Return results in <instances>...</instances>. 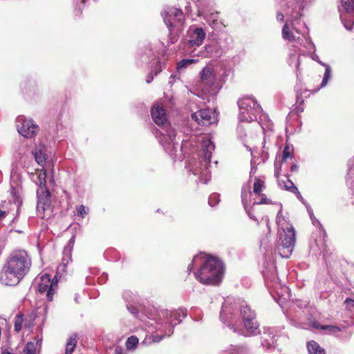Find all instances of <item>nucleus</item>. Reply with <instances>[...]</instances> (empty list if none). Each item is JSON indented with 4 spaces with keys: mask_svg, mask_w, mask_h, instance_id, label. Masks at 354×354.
I'll use <instances>...</instances> for the list:
<instances>
[{
    "mask_svg": "<svg viewBox=\"0 0 354 354\" xmlns=\"http://www.w3.org/2000/svg\"><path fill=\"white\" fill-rule=\"evenodd\" d=\"M195 62L194 59H183L178 64V68H185L188 65Z\"/></svg>",
    "mask_w": 354,
    "mask_h": 354,
    "instance_id": "37",
    "label": "nucleus"
},
{
    "mask_svg": "<svg viewBox=\"0 0 354 354\" xmlns=\"http://www.w3.org/2000/svg\"><path fill=\"white\" fill-rule=\"evenodd\" d=\"M307 210L309 213L310 217L314 225H319V221L315 217L313 210L310 207H307Z\"/></svg>",
    "mask_w": 354,
    "mask_h": 354,
    "instance_id": "39",
    "label": "nucleus"
},
{
    "mask_svg": "<svg viewBox=\"0 0 354 354\" xmlns=\"http://www.w3.org/2000/svg\"><path fill=\"white\" fill-rule=\"evenodd\" d=\"M219 201H220L219 195L216 193H214V194H211L209 197L208 203H209V205L212 207H214V205L218 204Z\"/></svg>",
    "mask_w": 354,
    "mask_h": 354,
    "instance_id": "33",
    "label": "nucleus"
},
{
    "mask_svg": "<svg viewBox=\"0 0 354 354\" xmlns=\"http://www.w3.org/2000/svg\"><path fill=\"white\" fill-rule=\"evenodd\" d=\"M255 171H256V168L254 166L253 162H252V167H251V170H250V175H252V174L255 173Z\"/></svg>",
    "mask_w": 354,
    "mask_h": 354,
    "instance_id": "50",
    "label": "nucleus"
},
{
    "mask_svg": "<svg viewBox=\"0 0 354 354\" xmlns=\"http://www.w3.org/2000/svg\"><path fill=\"white\" fill-rule=\"evenodd\" d=\"M339 12L345 28L351 30L354 24V0H341Z\"/></svg>",
    "mask_w": 354,
    "mask_h": 354,
    "instance_id": "13",
    "label": "nucleus"
},
{
    "mask_svg": "<svg viewBox=\"0 0 354 354\" xmlns=\"http://www.w3.org/2000/svg\"><path fill=\"white\" fill-rule=\"evenodd\" d=\"M325 66H326V70H325L324 75V77H323V80H322V82L321 84L322 87H324L327 84V83L331 76V70H330V66L328 65H325Z\"/></svg>",
    "mask_w": 354,
    "mask_h": 354,
    "instance_id": "31",
    "label": "nucleus"
},
{
    "mask_svg": "<svg viewBox=\"0 0 354 354\" xmlns=\"http://www.w3.org/2000/svg\"><path fill=\"white\" fill-rule=\"evenodd\" d=\"M344 303L349 306H354V300L350 298L346 299Z\"/></svg>",
    "mask_w": 354,
    "mask_h": 354,
    "instance_id": "44",
    "label": "nucleus"
},
{
    "mask_svg": "<svg viewBox=\"0 0 354 354\" xmlns=\"http://www.w3.org/2000/svg\"><path fill=\"white\" fill-rule=\"evenodd\" d=\"M250 187L249 185H244L243 187L242 192H241L242 203H243V206L245 207V209L246 210V212L248 213V216L251 219H252V220H254L255 221H257V219L256 218V217L252 215V214L251 212V210L248 209L247 208V206H246L248 194H251V192H250Z\"/></svg>",
    "mask_w": 354,
    "mask_h": 354,
    "instance_id": "22",
    "label": "nucleus"
},
{
    "mask_svg": "<svg viewBox=\"0 0 354 354\" xmlns=\"http://www.w3.org/2000/svg\"><path fill=\"white\" fill-rule=\"evenodd\" d=\"M197 263H202V266L198 271L194 272L196 279L205 285L220 283L223 274V266L218 259L200 254L194 257L192 262L188 266V272H190L194 265Z\"/></svg>",
    "mask_w": 354,
    "mask_h": 354,
    "instance_id": "3",
    "label": "nucleus"
},
{
    "mask_svg": "<svg viewBox=\"0 0 354 354\" xmlns=\"http://www.w3.org/2000/svg\"><path fill=\"white\" fill-rule=\"evenodd\" d=\"M303 100L299 96V95H297V103H302Z\"/></svg>",
    "mask_w": 354,
    "mask_h": 354,
    "instance_id": "52",
    "label": "nucleus"
},
{
    "mask_svg": "<svg viewBox=\"0 0 354 354\" xmlns=\"http://www.w3.org/2000/svg\"><path fill=\"white\" fill-rule=\"evenodd\" d=\"M292 57H293V55H290V59H292Z\"/></svg>",
    "mask_w": 354,
    "mask_h": 354,
    "instance_id": "59",
    "label": "nucleus"
},
{
    "mask_svg": "<svg viewBox=\"0 0 354 354\" xmlns=\"http://www.w3.org/2000/svg\"><path fill=\"white\" fill-rule=\"evenodd\" d=\"M202 142V150L203 151V158L199 165L194 168V174L200 176V180L204 183L209 180V174L208 166L210 163L212 153L214 150V145L208 136H202L200 139Z\"/></svg>",
    "mask_w": 354,
    "mask_h": 354,
    "instance_id": "6",
    "label": "nucleus"
},
{
    "mask_svg": "<svg viewBox=\"0 0 354 354\" xmlns=\"http://www.w3.org/2000/svg\"><path fill=\"white\" fill-rule=\"evenodd\" d=\"M138 344V337L133 335L127 339L125 345L127 350L131 351L134 350L137 347Z\"/></svg>",
    "mask_w": 354,
    "mask_h": 354,
    "instance_id": "29",
    "label": "nucleus"
},
{
    "mask_svg": "<svg viewBox=\"0 0 354 354\" xmlns=\"http://www.w3.org/2000/svg\"><path fill=\"white\" fill-rule=\"evenodd\" d=\"M272 333L269 332V333H264L263 335L261 337V345L262 346L266 348L267 349H270L272 348H274L275 339L274 336H271Z\"/></svg>",
    "mask_w": 354,
    "mask_h": 354,
    "instance_id": "23",
    "label": "nucleus"
},
{
    "mask_svg": "<svg viewBox=\"0 0 354 354\" xmlns=\"http://www.w3.org/2000/svg\"><path fill=\"white\" fill-rule=\"evenodd\" d=\"M24 322L23 316L21 315H17L15 319V330L19 332L22 328Z\"/></svg>",
    "mask_w": 354,
    "mask_h": 354,
    "instance_id": "32",
    "label": "nucleus"
},
{
    "mask_svg": "<svg viewBox=\"0 0 354 354\" xmlns=\"http://www.w3.org/2000/svg\"><path fill=\"white\" fill-rule=\"evenodd\" d=\"M77 344V337L75 335L71 336L66 342L65 354H72Z\"/></svg>",
    "mask_w": 354,
    "mask_h": 354,
    "instance_id": "27",
    "label": "nucleus"
},
{
    "mask_svg": "<svg viewBox=\"0 0 354 354\" xmlns=\"http://www.w3.org/2000/svg\"><path fill=\"white\" fill-rule=\"evenodd\" d=\"M187 316V310L185 309H179L178 310L171 312L168 320L171 325H176L180 323V317H185Z\"/></svg>",
    "mask_w": 354,
    "mask_h": 354,
    "instance_id": "21",
    "label": "nucleus"
},
{
    "mask_svg": "<svg viewBox=\"0 0 354 354\" xmlns=\"http://www.w3.org/2000/svg\"><path fill=\"white\" fill-rule=\"evenodd\" d=\"M32 154L34 156V158L36 162L41 166L44 167L46 160H47V154H46V147L44 145H37L32 150Z\"/></svg>",
    "mask_w": 354,
    "mask_h": 354,
    "instance_id": "18",
    "label": "nucleus"
},
{
    "mask_svg": "<svg viewBox=\"0 0 354 354\" xmlns=\"http://www.w3.org/2000/svg\"><path fill=\"white\" fill-rule=\"evenodd\" d=\"M201 82L198 87L203 95L214 97L218 91L215 84L213 70L209 66L205 67L200 73Z\"/></svg>",
    "mask_w": 354,
    "mask_h": 354,
    "instance_id": "10",
    "label": "nucleus"
},
{
    "mask_svg": "<svg viewBox=\"0 0 354 354\" xmlns=\"http://www.w3.org/2000/svg\"><path fill=\"white\" fill-rule=\"evenodd\" d=\"M299 170V165L297 164H293L290 167V171L292 172H297Z\"/></svg>",
    "mask_w": 354,
    "mask_h": 354,
    "instance_id": "47",
    "label": "nucleus"
},
{
    "mask_svg": "<svg viewBox=\"0 0 354 354\" xmlns=\"http://www.w3.org/2000/svg\"><path fill=\"white\" fill-rule=\"evenodd\" d=\"M218 20V14H211L209 17L207 21L210 25L214 24Z\"/></svg>",
    "mask_w": 354,
    "mask_h": 354,
    "instance_id": "41",
    "label": "nucleus"
},
{
    "mask_svg": "<svg viewBox=\"0 0 354 354\" xmlns=\"http://www.w3.org/2000/svg\"><path fill=\"white\" fill-rule=\"evenodd\" d=\"M280 210L277 216V223L281 227L282 232H280L281 243L277 246L279 254L283 258H288L294 248L295 244L296 233L294 227L292 225L281 223L283 218L280 216Z\"/></svg>",
    "mask_w": 354,
    "mask_h": 354,
    "instance_id": "5",
    "label": "nucleus"
},
{
    "mask_svg": "<svg viewBox=\"0 0 354 354\" xmlns=\"http://www.w3.org/2000/svg\"><path fill=\"white\" fill-rule=\"evenodd\" d=\"M17 131L20 135L26 138L35 137L39 131V127L30 118L20 115L16 120Z\"/></svg>",
    "mask_w": 354,
    "mask_h": 354,
    "instance_id": "11",
    "label": "nucleus"
},
{
    "mask_svg": "<svg viewBox=\"0 0 354 354\" xmlns=\"http://www.w3.org/2000/svg\"><path fill=\"white\" fill-rule=\"evenodd\" d=\"M222 354H250L247 347L243 346H230Z\"/></svg>",
    "mask_w": 354,
    "mask_h": 354,
    "instance_id": "24",
    "label": "nucleus"
},
{
    "mask_svg": "<svg viewBox=\"0 0 354 354\" xmlns=\"http://www.w3.org/2000/svg\"><path fill=\"white\" fill-rule=\"evenodd\" d=\"M153 79V76L151 75H149L147 76V80H146L147 83L149 84V83L151 82Z\"/></svg>",
    "mask_w": 354,
    "mask_h": 354,
    "instance_id": "49",
    "label": "nucleus"
},
{
    "mask_svg": "<svg viewBox=\"0 0 354 354\" xmlns=\"http://www.w3.org/2000/svg\"><path fill=\"white\" fill-rule=\"evenodd\" d=\"M285 188L286 190L292 192V193H295V192H297V187L294 185V183L290 181V180H288L286 183H285Z\"/></svg>",
    "mask_w": 354,
    "mask_h": 354,
    "instance_id": "35",
    "label": "nucleus"
},
{
    "mask_svg": "<svg viewBox=\"0 0 354 354\" xmlns=\"http://www.w3.org/2000/svg\"><path fill=\"white\" fill-rule=\"evenodd\" d=\"M307 349L309 354H325L324 349L315 341H310L308 343Z\"/></svg>",
    "mask_w": 354,
    "mask_h": 354,
    "instance_id": "26",
    "label": "nucleus"
},
{
    "mask_svg": "<svg viewBox=\"0 0 354 354\" xmlns=\"http://www.w3.org/2000/svg\"><path fill=\"white\" fill-rule=\"evenodd\" d=\"M299 66V60H297V64H296V67L298 68Z\"/></svg>",
    "mask_w": 354,
    "mask_h": 354,
    "instance_id": "55",
    "label": "nucleus"
},
{
    "mask_svg": "<svg viewBox=\"0 0 354 354\" xmlns=\"http://www.w3.org/2000/svg\"><path fill=\"white\" fill-rule=\"evenodd\" d=\"M320 328H322L323 330L328 329L332 333H336V332H338L340 330L339 328H338L337 326H323L320 327Z\"/></svg>",
    "mask_w": 354,
    "mask_h": 354,
    "instance_id": "40",
    "label": "nucleus"
},
{
    "mask_svg": "<svg viewBox=\"0 0 354 354\" xmlns=\"http://www.w3.org/2000/svg\"><path fill=\"white\" fill-rule=\"evenodd\" d=\"M283 19H284V15L281 12H278L277 15V19L279 21H283Z\"/></svg>",
    "mask_w": 354,
    "mask_h": 354,
    "instance_id": "45",
    "label": "nucleus"
},
{
    "mask_svg": "<svg viewBox=\"0 0 354 354\" xmlns=\"http://www.w3.org/2000/svg\"><path fill=\"white\" fill-rule=\"evenodd\" d=\"M265 188L266 185L264 181L258 177H255L253 185V193L256 195H260Z\"/></svg>",
    "mask_w": 354,
    "mask_h": 354,
    "instance_id": "28",
    "label": "nucleus"
},
{
    "mask_svg": "<svg viewBox=\"0 0 354 354\" xmlns=\"http://www.w3.org/2000/svg\"><path fill=\"white\" fill-rule=\"evenodd\" d=\"M189 39L187 44L189 47L201 46L205 37V32L201 28H195L193 30H189Z\"/></svg>",
    "mask_w": 354,
    "mask_h": 354,
    "instance_id": "17",
    "label": "nucleus"
},
{
    "mask_svg": "<svg viewBox=\"0 0 354 354\" xmlns=\"http://www.w3.org/2000/svg\"><path fill=\"white\" fill-rule=\"evenodd\" d=\"M261 198L259 201L254 202L253 205H262V204H270L271 201L266 197V196L263 194H261L259 195Z\"/></svg>",
    "mask_w": 354,
    "mask_h": 354,
    "instance_id": "36",
    "label": "nucleus"
},
{
    "mask_svg": "<svg viewBox=\"0 0 354 354\" xmlns=\"http://www.w3.org/2000/svg\"><path fill=\"white\" fill-rule=\"evenodd\" d=\"M10 195L12 196L14 203L17 204V206H19L21 203L19 189L16 187H12L10 189Z\"/></svg>",
    "mask_w": 354,
    "mask_h": 354,
    "instance_id": "30",
    "label": "nucleus"
},
{
    "mask_svg": "<svg viewBox=\"0 0 354 354\" xmlns=\"http://www.w3.org/2000/svg\"><path fill=\"white\" fill-rule=\"evenodd\" d=\"M151 113L153 122L161 129L160 136H158L160 143L169 153L174 154L178 143L176 141V132L168 122L165 109L156 104L151 108Z\"/></svg>",
    "mask_w": 354,
    "mask_h": 354,
    "instance_id": "4",
    "label": "nucleus"
},
{
    "mask_svg": "<svg viewBox=\"0 0 354 354\" xmlns=\"http://www.w3.org/2000/svg\"><path fill=\"white\" fill-rule=\"evenodd\" d=\"M71 254L70 250L66 252L64 250V257L62 259V263L57 266V273L58 274H63L66 272L67 266L71 262Z\"/></svg>",
    "mask_w": 354,
    "mask_h": 354,
    "instance_id": "20",
    "label": "nucleus"
},
{
    "mask_svg": "<svg viewBox=\"0 0 354 354\" xmlns=\"http://www.w3.org/2000/svg\"><path fill=\"white\" fill-rule=\"evenodd\" d=\"M86 0H82V3H84Z\"/></svg>",
    "mask_w": 354,
    "mask_h": 354,
    "instance_id": "60",
    "label": "nucleus"
},
{
    "mask_svg": "<svg viewBox=\"0 0 354 354\" xmlns=\"http://www.w3.org/2000/svg\"><path fill=\"white\" fill-rule=\"evenodd\" d=\"M30 177L39 188L46 187V172L44 169H36L35 172L30 173Z\"/></svg>",
    "mask_w": 354,
    "mask_h": 354,
    "instance_id": "19",
    "label": "nucleus"
},
{
    "mask_svg": "<svg viewBox=\"0 0 354 354\" xmlns=\"http://www.w3.org/2000/svg\"><path fill=\"white\" fill-rule=\"evenodd\" d=\"M295 194H296V196H297V198H298L300 201H301V202H302V203H303L306 206V207H309V206H308V205L307 203H306V202H305V201H304V198L302 197V196H301V194H300V192H299V190H297V192H295Z\"/></svg>",
    "mask_w": 354,
    "mask_h": 354,
    "instance_id": "42",
    "label": "nucleus"
},
{
    "mask_svg": "<svg viewBox=\"0 0 354 354\" xmlns=\"http://www.w3.org/2000/svg\"><path fill=\"white\" fill-rule=\"evenodd\" d=\"M190 138H191V140H194L196 139V136H192L190 137Z\"/></svg>",
    "mask_w": 354,
    "mask_h": 354,
    "instance_id": "54",
    "label": "nucleus"
},
{
    "mask_svg": "<svg viewBox=\"0 0 354 354\" xmlns=\"http://www.w3.org/2000/svg\"><path fill=\"white\" fill-rule=\"evenodd\" d=\"M310 0H282L281 7L287 17L282 28V37L288 41H298L302 45L308 41V30L305 23L299 20L302 11Z\"/></svg>",
    "mask_w": 354,
    "mask_h": 354,
    "instance_id": "1",
    "label": "nucleus"
},
{
    "mask_svg": "<svg viewBox=\"0 0 354 354\" xmlns=\"http://www.w3.org/2000/svg\"><path fill=\"white\" fill-rule=\"evenodd\" d=\"M41 342L39 339H35L33 342H29L26 344L24 353L25 354H35L37 348H40Z\"/></svg>",
    "mask_w": 354,
    "mask_h": 354,
    "instance_id": "25",
    "label": "nucleus"
},
{
    "mask_svg": "<svg viewBox=\"0 0 354 354\" xmlns=\"http://www.w3.org/2000/svg\"><path fill=\"white\" fill-rule=\"evenodd\" d=\"M239 107V118L241 122H250L257 118V114L261 108L257 102L252 97H244L238 101Z\"/></svg>",
    "mask_w": 354,
    "mask_h": 354,
    "instance_id": "8",
    "label": "nucleus"
},
{
    "mask_svg": "<svg viewBox=\"0 0 354 354\" xmlns=\"http://www.w3.org/2000/svg\"><path fill=\"white\" fill-rule=\"evenodd\" d=\"M297 109V111H303V109L302 108H299V106Z\"/></svg>",
    "mask_w": 354,
    "mask_h": 354,
    "instance_id": "53",
    "label": "nucleus"
},
{
    "mask_svg": "<svg viewBox=\"0 0 354 354\" xmlns=\"http://www.w3.org/2000/svg\"><path fill=\"white\" fill-rule=\"evenodd\" d=\"M6 215V212L0 210V220L4 218Z\"/></svg>",
    "mask_w": 354,
    "mask_h": 354,
    "instance_id": "51",
    "label": "nucleus"
},
{
    "mask_svg": "<svg viewBox=\"0 0 354 354\" xmlns=\"http://www.w3.org/2000/svg\"><path fill=\"white\" fill-rule=\"evenodd\" d=\"M220 319L223 323H227L234 332L239 331L238 328L235 326L236 324V317L234 313V307L227 301H225L222 306Z\"/></svg>",
    "mask_w": 354,
    "mask_h": 354,
    "instance_id": "15",
    "label": "nucleus"
},
{
    "mask_svg": "<svg viewBox=\"0 0 354 354\" xmlns=\"http://www.w3.org/2000/svg\"><path fill=\"white\" fill-rule=\"evenodd\" d=\"M88 214V208L81 205L77 209V214L81 217H84Z\"/></svg>",
    "mask_w": 354,
    "mask_h": 354,
    "instance_id": "38",
    "label": "nucleus"
},
{
    "mask_svg": "<svg viewBox=\"0 0 354 354\" xmlns=\"http://www.w3.org/2000/svg\"><path fill=\"white\" fill-rule=\"evenodd\" d=\"M185 142L183 141V144H182V146H185Z\"/></svg>",
    "mask_w": 354,
    "mask_h": 354,
    "instance_id": "58",
    "label": "nucleus"
},
{
    "mask_svg": "<svg viewBox=\"0 0 354 354\" xmlns=\"http://www.w3.org/2000/svg\"><path fill=\"white\" fill-rule=\"evenodd\" d=\"M192 118L203 126H208L217 122V115L209 109H201L192 113Z\"/></svg>",
    "mask_w": 354,
    "mask_h": 354,
    "instance_id": "14",
    "label": "nucleus"
},
{
    "mask_svg": "<svg viewBox=\"0 0 354 354\" xmlns=\"http://www.w3.org/2000/svg\"><path fill=\"white\" fill-rule=\"evenodd\" d=\"M292 151L293 149L292 146L286 145L284 147L283 151V160H285L288 158H291L292 156Z\"/></svg>",
    "mask_w": 354,
    "mask_h": 354,
    "instance_id": "34",
    "label": "nucleus"
},
{
    "mask_svg": "<svg viewBox=\"0 0 354 354\" xmlns=\"http://www.w3.org/2000/svg\"><path fill=\"white\" fill-rule=\"evenodd\" d=\"M114 354H124V353H123V350H122V347L117 346V347H115V348L114 350Z\"/></svg>",
    "mask_w": 354,
    "mask_h": 354,
    "instance_id": "46",
    "label": "nucleus"
},
{
    "mask_svg": "<svg viewBox=\"0 0 354 354\" xmlns=\"http://www.w3.org/2000/svg\"><path fill=\"white\" fill-rule=\"evenodd\" d=\"M164 21L171 35H178L183 28L185 16L180 9L167 7L162 12Z\"/></svg>",
    "mask_w": 354,
    "mask_h": 354,
    "instance_id": "7",
    "label": "nucleus"
},
{
    "mask_svg": "<svg viewBox=\"0 0 354 354\" xmlns=\"http://www.w3.org/2000/svg\"><path fill=\"white\" fill-rule=\"evenodd\" d=\"M74 241H75V236H73L68 241V248H66L64 250H66V252H68L69 250L71 252V248L73 247V244L74 243Z\"/></svg>",
    "mask_w": 354,
    "mask_h": 354,
    "instance_id": "43",
    "label": "nucleus"
},
{
    "mask_svg": "<svg viewBox=\"0 0 354 354\" xmlns=\"http://www.w3.org/2000/svg\"><path fill=\"white\" fill-rule=\"evenodd\" d=\"M31 259L25 250L12 252L0 272V281L5 286H15L28 272Z\"/></svg>",
    "mask_w": 354,
    "mask_h": 354,
    "instance_id": "2",
    "label": "nucleus"
},
{
    "mask_svg": "<svg viewBox=\"0 0 354 354\" xmlns=\"http://www.w3.org/2000/svg\"><path fill=\"white\" fill-rule=\"evenodd\" d=\"M37 195L38 197L37 211L44 212L50 207L51 204L50 192L46 187L38 188Z\"/></svg>",
    "mask_w": 354,
    "mask_h": 354,
    "instance_id": "16",
    "label": "nucleus"
},
{
    "mask_svg": "<svg viewBox=\"0 0 354 354\" xmlns=\"http://www.w3.org/2000/svg\"><path fill=\"white\" fill-rule=\"evenodd\" d=\"M263 157H264L265 158H268V155H267V153H263Z\"/></svg>",
    "mask_w": 354,
    "mask_h": 354,
    "instance_id": "56",
    "label": "nucleus"
},
{
    "mask_svg": "<svg viewBox=\"0 0 354 354\" xmlns=\"http://www.w3.org/2000/svg\"><path fill=\"white\" fill-rule=\"evenodd\" d=\"M275 167V173H274V175L276 177H278L279 176V169H280V166L278 167L277 164H275L274 165Z\"/></svg>",
    "mask_w": 354,
    "mask_h": 354,
    "instance_id": "48",
    "label": "nucleus"
},
{
    "mask_svg": "<svg viewBox=\"0 0 354 354\" xmlns=\"http://www.w3.org/2000/svg\"><path fill=\"white\" fill-rule=\"evenodd\" d=\"M57 289V281L55 279H51L50 274H44L40 277L38 281V291L40 294L45 293L48 301H53Z\"/></svg>",
    "mask_w": 354,
    "mask_h": 354,
    "instance_id": "12",
    "label": "nucleus"
},
{
    "mask_svg": "<svg viewBox=\"0 0 354 354\" xmlns=\"http://www.w3.org/2000/svg\"><path fill=\"white\" fill-rule=\"evenodd\" d=\"M160 71H161V68H160L157 72H156V75L159 73Z\"/></svg>",
    "mask_w": 354,
    "mask_h": 354,
    "instance_id": "57",
    "label": "nucleus"
},
{
    "mask_svg": "<svg viewBox=\"0 0 354 354\" xmlns=\"http://www.w3.org/2000/svg\"><path fill=\"white\" fill-rule=\"evenodd\" d=\"M239 314L245 329V336H254L260 333L259 324L256 319V313L250 307L242 304L239 307Z\"/></svg>",
    "mask_w": 354,
    "mask_h": 354,
    "instance_id": "9",
    "label": "nucleus"
}]
</instances>
